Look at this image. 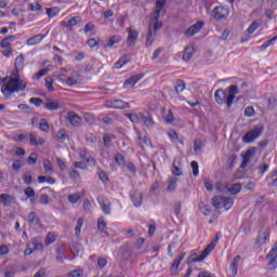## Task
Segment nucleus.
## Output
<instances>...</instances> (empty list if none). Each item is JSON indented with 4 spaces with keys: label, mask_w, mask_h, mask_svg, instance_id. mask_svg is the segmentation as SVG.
Instances as JSON below:
<instances>
[{
    "label": "nucleus",
    "mask_w": 277,
    "mask_h": 277,
    "mask_svg": "<svg viewBox=\"0 0 277 277\" xmlns=\"http://www.w3.org/2000/svg\"><path fill=\"white\" fill-rule=\"evenodd\" d=\"M166 6L164 0H157L156 1V10L151 14L149 28L147 31L146 38V47H153V42H155V37L157 36V31L163 27V24L159 22V16H161V10Z\"/></svg>",
    "instance_id": "obj_1"
},
{
    "label": "nucleus",
    "mask_w": 277,
    "mask_h": 277,
    "mask_svg": "<svg viewBox=\"0 0 277 277\" xmlns=\"http://www.w3.org/2000/svg\"><path fill=\"white\" fill-rule=\"evenodd\" d=\"M237 94H239V89L237 88V85H230L228 87L227 91H224L222 89L216 90L214 93V98L217 105H227V107H230Z\"/></svg>",
    "instance_id": "obj_2"
},
{
    "label": "nucleus",
    "mask_w": 277,
    "mask_h": 277,
    "mask_svg": "<svg viewBox=\"0 0 277 277\" xmlns=\"http://www.w3.org/2000/svg\"><path fill=\"white\" fill-rule=\"evenodd\" d=\"M233 205H235V199L230 197L215 196L212 198L214 209H225L229 211V209H233Z\"/></svg>",
    "instance_id": "obj_3"
},
{
    "label": "nucleus",
    "mask_w": 277,
    "mask_h": 277,
    "mask_svg": "<svg viewBox=\"0 0 277 277\" xmlns=\"http://www.w3.org/2000/svg\"><path fill=\"white\" fill-rule=\"evenodd\" d=\"M220 239H222V233H216L215 238L208 245L206 250H203L202 253L194 260L195 263H202V261H205V259L215 250V246H217V241H220Z\"/></svg>",
    "instance_id": "obj_4"
},
{
    "label": "nucleus",
    "mask_w": 277,
    "mask_h": 277,
    "mask_svg": "<svg viewBox=\"0 0 277 277\" xmlns=\"http://www.w3.org/2000/svg\"><path fill=\"white\" fill-rule=\"evenodd\" d=\"M262 134L263 128L258 126L245 134V136L242 137V142L245 144H252V142H254V140H258V137H261Z\"/></svg>",
    "instance_id": "obj_5"
},
{
    "label": "nucleus",
    "mask_w": 277,
    "mask_h": 277,
    "mask_svg": "<svg viewBox=\"0 0 277 277\" xmlns=\"http://www.w3.org/2000/svg\"><path fill=\"white\" fill-rule=\"evenodd\" d=\"M28 140H29V144L35 148H38V146H44L47 142L43 137H40L36 132H30L28 134Z\"/></svg>",
    "instance_id": "obj_6"
},
{
    "label": "nucleus",
    "mask_w": 277,
    "mask_h": 277,
    "mask_svg": "<svg viewBox=\"0 0 277 277\" xmlns=\"http://www.w3.org/2000/svg\"><path fill=\"white\" fill-rule=\"evenodd\" d=\"M271 235H272V230H269V228L261 229L259 232L255 246H265V243H267V240L269 239Z\"/></svg>",
    "instance_id": "obj_7"
},
{
    "label": "nucleus",
    "mask_w": 277,
    "mask_h": 277,
    "mask_svg": "<svg viewBox=\"0 0 277 277\" xmlns=\"http://www.w3.org/2000/svg\"><path fill=\"white\" fill-rule=\"evenodd\" d=\"M97 202H98L103 213H105V215H109V213H111V202L109 201V199H107L106 197H103V196H98Z\"/></svg>",
    "instance_id": "obj_8"
},
{
    "label": "nucleus",
    "mask_w": 277,
    "mask_h": 277,
    "mask_svg": "<svg viewBox=\"0 0 277 277\" xmlns=\"http://www.w3.org/2000/svg\"><path fill=\"white\" fill-rule=\"evenodd\" d=\"M43 107L49 111H56V109H60V107H62V103L54 98H47L43 102Z\"/></svg>",
    "instance_id": "obj_9"
},
{
    "label": "nucleus",
    "mask_w": 277,
    "mask_h": 277,
    "mask_svg": "<svg viewBox=\"0 0 277 277\" xmlns=\"http://www.w3.org/2000/svg\"><path fill=\"white\" fill-rule=\"evenodd\" d=\"M266 259L268 260V267L271 269H276L277 267V247H273L271 251L267 253Z\"/></svg>",
    "instance_id": "obj_10"
},
{
    "label": "nucleus",
    "mask_w": 277,
    "mask_h": 277,
    "mask_svg": "<svg viewBox=\"0 0 277 277\" xmlns=\"http://www.w3.org/2000/svg\"><path fill=\"white\" fill-rule=\"evenodd\" d=\"M229 14L230 12L228 11V9L224 6H216L213 10V16L216 21H222L226 18Z\"/></svg>",
    "instance_id": "obj_11"
},
{
    "label": "nucleus",
    "mask_w": 277,
    "mask_h": 277,
    "mask_svg": "<svg viewBox=\"0 0 277 277\" xmlns=\"http://www.w3.org/2000/svg\"><path fill=\"white\" fill-rule=\"evenodd\" d=\"M130 199L134 207L140 208L142 207V200H144V197L142 193L132 190L130 192Z\"/></svg>",
    "instance_id": "obj_12"
},
{
    "label": "nucleus",
    "mask_w": 277,
    "mask_h": 277,
    "mask_svg": "<svg viewBox=\"0 0 277 277\" xmlns=\"http://www.w3.org/2000/svg\"><path fill=\"white\" fill-rule=\"evenodd\" d=\"M202 27H205V23L203 22H197L195 25L190 26L186 31L185 35L187 37H192V36H196V34L200 32V29H202Z\"/></svg>",
    "instance_id": "obj_13"
},
{
    "label": "nucleus",
    "mask_w": 277,
    "mask_h": 277,
    "mask_svg": "<svg viewBox=\"0 0 277 277\" xmlns=\"http://www.w3.org/2000/svg\"><path fill=\"white\" fill-rule=\"evenodd\" d=\"M67 120L71 127H81V118L75 111H69L67 114Z\"/></svg>",
    "instance_id": "obj_14"
},
{
    "label": "nucleus",
    "mask_w": 277,
    "mask_h": 277,
    "mask_svg": "<svg viewBox=\"0 0 277 277\" xmlns=\"http://www.w3.org/2000/svg\"><path fill=\"white\" fill-rule=\"evenodd\" d=\"M144 78V74H137L132 77H130L126 82L123 83V88H133L135 83L141 81Z\"/></svg>",
    "instance_id": "obj_15"
},
{
    "label": "nucleus",
    "mask_w": 277,
    "mask_h": 277,
    "mask_svg": "<svg viewBox=\"0 0 277 277\" xmlns=\"http://www.w3.org/2000/svg\"><path fill=\"white\" fill-rule=\"evenodd\" d=\"M47 35H36L34 37H30L29 39H27L26 44H28V47H36V44H40V42H42V40H44Z\"/></svg>",
    "instance_id": "obj_16"
},
{
    "label": "nucleus",
    "mask_w": 277,
    "mask_h": 277,
    "mask_svg": "<svg viewBox=\"0 0 277 277\" xmlns=\"http://www.w3.org/2000/svg\"><path fill=\"white\" fill-rule=\"evenodd\" d=\"M97 230L98 233H102V235L107 236V222L104 216L97 219Z\"/></svg>",
    "instance_id": "obj_17"
},
{
    "label": "nucleus",
    "mask_w": 277,
    "mask_h": 277,
    "mask_svg": "<svg viewBox=\"0 0 277 277\" xmlns=\"http://www.w3.org/2000/svg\"><path fill=\"white\" fill-rule=\"evenodd\" d=\"M167 183V192L169 194H172V192H176V186L179 184L177 177H169Z\"/></svg>",
    "instance_id": "obj_18"
},
{
    "label": "nucleus",
    "mask_w": 277,
    "mask_h": 277,
    "mask_svg": "<svg viewBox=\"0 0 277 277\" xmlns=\"http://www.w3.org/2000/svg\"><path fill=\"white\" fill-rule=\"evenodd\" d=\"M79 156L81 157V159H83V161L89 163V166H94V158L90 156V154H88L85 149H79Z\"/></svg>",
    "instance_id": "obj_19"
},
{
    "label": "nucleus",
    "mask_w": 277,
    "mask_h": 277,
    "mask_svg": "<svg viewBox=\"0 0 277 277\" xmlns=\"http://www.w3.org/2000/svg\"><path fill=\"white\" fill-rule=\"evenodd\" d=\"M252 157H254V148H250L246 151V154L242 158L241 168H246V166H248V163H250V159H252Z\"/></svg>",
    "instance_id": "obj_20"
},
{
    "label": "nucleus",
    "mask_w": 277,
    "mask_h": 277,
    "mask_svg": "<svg viewBox=\"0 0 277 277\" xmlns=\"http://www.w3.org/2000/svg\"><path fill=\"white\" fill-rule=\"evenodd\" d=\"M128 32H129V35H128L127 42L131 47V45L135 44V42L137 41V31L134 30V29L129 28Z\"/></svg>",
    "instance_id": "obj_21"
},
{
    "label": "nucleus",
    "mask_w": 277,
    "mask_h": 277,
    "mask_svg": "<svg viewBox=\"0 0 277 277\" xmlns=\"http://www.w3.org/2000/svg\"><path fill=\"white\" fill-rule=\"evenodd\" d=\"M241 260L240 256H236L233 259L228 272L232 274V276H236L237 275V265H239V261Z\"/></svg>",
    "instance_id": "obj_22"
},
{
    "label": "nucleus",
    "mask_w": 277,
    "mask_h": 277,
    "mask_svg": "<svg viewBox=\"0 0 277 277\" xmlns=\"http://www.w3.org/2000/svg\"><path fill=\"white\" fill-rule=\"evenodd\" d=\"M195 52H196V50L192 45L185 48L184 55H183L184 62H189V60H192V57H194Z\"/></svg>",
    "instance_id": "obj_23"
},
{
    "label": "nucleus",
    "mask_w": 277,
    "mask_h": 277,
    "mask_svg": "<svg viewBox=\"0 0 277 277\" xmlns=\"http://www.w3.org/2000/svg\"><path fill=\"white\" fill-rule=\"evenodd\" d=\"M66 85L69 88H72L74 85H78V83H81V77L80 76H72L65 80Z\"/></svg>",
    "instance_id": "obj_24"
},
{
    "label": "nucleus",
    "mask_w": 277,
    "mask_h": 277,
    "mask_svg": "<svg viewBox=\"0 0 277 277\" xmlns=\"http://www.w3.org/2000/svg\"><path fill=\"white\" fill-rule=\"evenodd\" d=\"M12 40H15V37H14V36L5 37V38L0 42L1 49H12V45H11Z\"/></svg>",
    "instance_id": "obj_25"
},
{
    "label": "nucleus",
    "mask_w": 277,
    "mask_h": 277,
    "mask_svg": "<svg viewBox=\"0 0 277 277\" xmlns=\"http://www.w3.org/2000/svg\"><path fill=\"white\" fill-rule=\"evenodd\" d=\"M24 194L26 196L27 199H30V202L34 203L35 200H36V190H34V188L31 187H27L25 190H24Z\"/></svg>",
    "instance_id": "obj_26"
},
{
    "label": "nucleus",
    "mask_w": 277,
    "mask_h": 277,
    "mask_svg": "<svg viewBox=\"0 0 277 277\" xmlns=\"http://www.w3.org/2000/svg\"><path fill=\"white\" fill-rule=\"evenodd\" d=\"M43 170L45 174H53L55 172L53 170V164L51 163V160L49 159L43 160Z\"/></svg>",
    "instance_id": "obj_27"
},
{
    "label": "nucleus",
    "mask_w": 277,
    "mask_h": 277,
    "mask_svg": "<svg viewBox=\"0 0 277 277\" xmlns=\"http://www.w3.org/2000/svg\"><path fill=\"white\" fill-rule=\"evenodd\" d=\"M214 190L217 192L219 194H224L225 192H228V186L222 182H216L214 184Z\"/></svg>",
    "instance_id": "obj_28"
},
{
    "label": "nucleus",
    "mask_w": 277,
    "mask_h": 277,
    "mask_svg": "<svg viewBox=\"0 0 277 277\" xmlns=\"http://www.w3.org/2000/svg\"><path fill=\"white\" fill-rule=\"evenodd\" d=\"M227 190L229 194H232V196H237V194L241 192V185L239 183H235L229 188H227Z\"/></svg>",
    "instance_id": "obj_29"
},
{
    "label": "nucleus",
    "mask_w": 277,
    "mask_h": 277,
    "mask_svg": "<svg viewBox=\"0 0 277 277\" xmlns=\"http://www.w3.org/2000/svg\"><path fill=\"white\" fill-rule=\"evenodd\" d=\"M0 202H2V205H4V207H10V202H12V196H10L8 194H1Z\"/></svg>",
    "instance_id": "obj_30"
},
{
    "label": "nucleus",
    "mask_w": 277,
    "mask_h": 277,
    "mask_svg": "<svg viewBox=\"0 0 277 277\" xmlns=\"http://www.w3.org/2000/svg\"><path fill=\"white\" fill-rule=\"evenodd\" d=\"M38 183H48L49 185H55V179L47 177L44 175H39Z\"/></svg>",
    "instance_id": "obj_31"
},
{
    "label": "nucleus",
    "mask_w": 277,
    "mask_h": 277,
    "mask_svg": "<svg viewBox=\"0 0 277 277\" xmlns=\"http://www.w3.org/2000/svg\"><path fill=\"white\" fill-rule=\"evenodd\" d=\"M47 72H49V67H45V68L40 69L38 72H36V74L32 76V79H34L35 81H38V79H42V77H44V75H47Z\"/></svg>",
    "instance_id": "obj_32"
},
{
    "label": "nucleus",
    "mask_w": 277,
    "mask_h": 277,
    "mask_svg": "<svg viewBox=\"0 0 277 277\" xmlns=\"http://www.w3.org/2000/svg\"><path fill=\"white\" fill-rule=\"evenodd\" d=\"M79 23H81V17L80 16H75V17H71L67 22L66 27H77V25H79Z\"/></svg>",
    "instance_id": "obj_33"
},
{
    "label": "nucleus",
    "mask_w": 277,
    "mask_h": 277,
    "mask_svg": "<svg viewBox=\"0 0 277 277\" xmlns=\"http://www.w3.org/2000/svg\"><path fill=\"white\" fill-rule=\"evenodd\" d=\"M120 36H113L108 39L107 41V47H116V44H119L120 43Z\"/></svg>",
    "instance_id": "obj_34"
},
{
    "label": "nucleus",
    "mask_w": 277,
    "mask_h": 277,
    "mask_svg": "<svg viewBox=\"0 0 277 277\" xmlns=\"http://www.w3.org/2000/svg\"><path fill=\"white\" fill-rule=\"evenodd\" d=\"M175 92L179 94L185 90V82L183 80H177L175 81Z\"/></svg>",
    "instance_id": "obj_35"
},
{
    "label": "nucleus",
    "mask_w": 277,
    "mask_h": 277,
    "mask_svg": "<svg viewBox=\"0 0 277 277\" xmlns=\"http://www.w3.org/2000/svg\"><path fill=\"white\" fill-rule=\"evenodd\" d=\"M47 14L50 18H55V16H57V14H60V9L58 8L47 9Z\"/></svg>",
    "instance_id": "obj_36"
},
{
    "label": "nucleus",
    "mask_w": 277,
    "mask_h": 277,
    "mask_svg": "<svg viewBox=\"0 0 277 277\" xmlns=\"http://www.w3.org/2000/svg\"><path fill=\"white\" fill-rule=\"evenodd\" d=\"M28 222L29 224H32V226L38 225V222H39L38 215H36L35 212H30L28 214Z\"/></svg>",
    "instance_id": "obj_37"
},
{
    "label": "nucleus",
    "mask_w": 277,
    "mask_h": 277,
    "mask_svg": "<svg viewBox=\"0 0 277 277\" xmlns=\"http://www.w3.org/2000/svg\"><path fill=\"white\" fill-rule=\"evenodd\" d=\"M39 129L40 131H43V133H49V122L45 121V119H41L39 122Z\"/></svg>",
    "instance_id": "obj_38"
},
{
    "label": "nucleus",
    "mask_w": 277,
    "mask_h": 277,
    "mask_svg": "<svg viewBox=\"0 0 277 277\" xmlns=\"http://www.w3.org/2000/svg\"><path fill=\"white\" fill-rule=\"evenodd\" d=\"M115 104H116L114 106L115 109H127V107H129V103H124L123 101H120V100H116Z\"/></svg>",
    "instance_id": "obj_39"
},
{
    "label": "nucleus",
    "mask_w": 277,
    "mask_h": 277,
    "mask_svg": "<svg viewBox=\"0 0 277 277\" xmlns=\"http://www.w3.org/2000/svg\"><path fill=\"white\" fill-rule=\"evenodd\" d=\"M29 103H31V105H35V107H40L41 105L44 106V101L40 97H31L29 100Z\"/></svg>",
    "instance_id": "obj_40"
},
{
    "label": "nucleus",
    "mask_w": 277,
    "mask_h": 277,
    "mask_svg": "<svg viewBox=\"0 0 277 277\" xmlns=\"http://www.w3.org/2000/svg\"><path fill=\"white\" fill-rule=\"evenodd\" d=\"M55 241V235L53 233H49L45 237L44 243L47 247L51 246V243H54Z\"/></svg>",
    "instance_id": "obj_41"
},
{
    "label": "nucleus",
    "mask_w": 277,
    "mask_h": 277,
    "mask_svg": "<svg viewBox=\"0 0 277 277\" xmlns=\"http://www.w3.org/2000/svg\"><path fill=\"white\" fill-rule=\"evenodd\" d=\"M54 80L51 77L45 78V88H48L49 92H53L55 88H53Z\"/></svg>",
    "instance_id": "obj_42"
},
{
    "label": "nucleus",
    "mask_w": 277,
    "mask_h": 277,
    "mask_svg": "<svg viewBox=\"0 0 277 277\" xmlns=\"http://www.w3.org/2000/svg\"><path fill=\"white\" fill-rule=\"evenodd\" d=\"M23 64H25V57L23 55H18L15 58V68H23Z\"/></svg>",
    "instance_id": "obj_43"
},
{
    "label": "nucleus",
    "mask_w": 277,
    "mask_h": 277,
    "mask_svg": "<svg viewBox=\"0 0 277 277\" xmlns=\"http://www.w3.org/2000/svg\"><path fill=\"white\" fill-rule=\"evenodd\" d=\"M31 246H32V250L36 251H42L44 250V245H42V242H38L36 240L31 241Z\"/></svg>",
    "instance_id": "obj_44"
},
{
    "label": "nucleus",
    "mask_w": 277,
    "mask_h": 277,
    "mask_svg": "<svg viewBox=\"0 0 277 277\" xmlns=\"http://www.w3.org/2000/svg\"><path fill=\"white\" fill-rule=\"evenodd\" d=\"M261 27V24L259 22H253L251 25L248 27L247 32L248 34H254V30L259 29Z\"/></svg>",
    "instance_id": "obj_45"
},
{
    "label": "nucleus",
    "mask_w": 277,
    "mask_h": 277,
    "mask_svg": "<svg viewBox=\"0 0 277 277\" xmlns=\"http://www.w3.org/2000/svg\"><path fill=\"white\" fill-rule=\"evenodd\" d=\"M34 246H32V243L31 242H28L27 245H26V249H25V251H24V254H25V256H31V254H34Z\"/></svg>",
    "instance_id": "obj_46"
},
{
    "label": "nucleus",
    "mask_w": 277,
    "mask_h": 277,
    "mask_svg": "<svg viewBox=\"0 0 277 277\" xmlns=\"http://www.w3.org/2000/svg\"><path fill=\"white\" fill-rule=\"evenodd\" d=\"M141 122H144L146 127H153V118L141 115Z\"/></svg>",
    "instance_id": "obj_47"
},
{
    "label": "nucleus",
    "mask_w": 277,
    "mask_h": 277,
    "mask_svg": "<svg viewBox=\"0 0 277 277\" xmlns=\"http://www.w3.org/2000/svg\"><path fill=\"white\" fill-rule=\"evenodd\" d=\"M37 162H38V154L36 153L30 154V156L28 157V163L30 166H36Z\"/></svg>",
    "instance_id": "obj_48"
},
{
    "label": "nucleus",
    "mask_w": 277,
    "mask_h": 277,
    "mask_svg": "<svg viewBox=\"0 0 277 277\" xmlns=\"http://www.w3.org/2000/svg\"><path fill=\"white\" fill-rule=\"evenodd\" d=\"M164 120L167 124H172V122H174V115L172 114V110H168L167 115L164 116Z\"/></svg>",
    "instance_id": "obj_49"
},
{
    "label": "nucleus",
    "mask_w": 277,
    "mask_h": 277,
    "mask_svg": "<svg viewBox=\"0 0 277 277\" xmlns=\"http://www.w3.org/2000/svg\"><path fill=\"white\" fill-rule=\"evenodd\" d=\"M81 228H83V219H79L75 227L76 235H81Z\"/></svg>",
    "instance_id": "obj_50"
},
{
    "label": "nucleus",
    "mask_w": 277,
    "mask_h": 277,
    "mask_svg": "<svg viewBox=\"0 0 277 277\" xmlns=\"http://www.w3.org/2000/svg\"><path fill=\"white\" fill-rule=\"evenodd\" d=\"M137 137L142 144H145V146H148L150 144V140L146 135H142V133L137 134Z\"/></svg>",
    "instance_id": "obj_51"
},
{
    "label": "nucleus",
    "mask_w": 277,
    "mask_h": 277,
    "mask_svg": "<svg viewBox=\"0 0 277 277\" xmlns=\"http://www.w3.org/2000/svg\"><path fill=\"white\" fill-rule=\"evenodd\" d=\"M69 176H70V179H72V181H77V180L81 179V175H79V171H77L75 169L69 170Z\"/></svg>",
    "instance_id": "obj_52"
},
{
    "label": "nucleus",
    "mask_w": 277,
    "mask_h": 277,
    "mask_svg": "<svg viewBox=\"0 0 277 277\" xmlns=\"http://www.w3.org/2000/svg\"><path fill=\"white\" fill-rule=\"evenodd\" d=\"M254 114H255L254 107H252V106H249V107H247V108L245 109V116H246L247 118H252V117H254Z\"/></svg>",
    "instance_id": "obj_53"
},
{
    "label": "nucleus",
    "mask_w": 277,
    "mask_h": 277,
    "mask_svg": "<svg viewBox=\"0 0 277 277\" xmlns=\"http://www.w3.org/2000/svg\"><path fill=\"white\" fill-rule=\"evenodd\" d=\"M126 64H129V61H127V58H120L117 63H115L114 68L120 69L122 66H126Z\"/></svg>",
    "instance_id": "obj_54"
},
{
    "label": "nucleus",
    "mask_w": 277,
    "mask_h": 277,
    "mask_svg": "<svg viewBox=\"0 0 277 277\" xmlns=\"http://www.w3.org/2000/svg\"><path fill=\"white\" fill-rule=\"evenodd\" d=\"M190 168L193 169V176H198L199 170H198V162L197 161H192L190 162Z\"/></svg>",
    "instance_id": "obj_55"
},
{
    "label": "nucleus",
    "mask_w": 277,
    "mask_h": 277,
    "mask_svg": "<svg viewBox=\"0 0 277 277\" xmlns=\"http://www.w3.org/2000/svg\"><path fill=\"white\" fill-rule=\"evenodd\" d=\"M83 276V271L82 269H75L69 272L68 277H81Z\"/></svg>",
    "instance_id": "obj_56"
},
{
    "label": "nucleus",
    "mask_w": 277,
    "mask_h": 277,
    "mask_svg": "<svg viewBox=\"0 0 277 277\" xmlns=\"http://www.w3.org/2000/svg\"><path fill=\"white\" fill-rule=\"evenodd\" d=\"M29 10L31 12H40V10H42V6H40L38 2H34V3H30Z\"/></svg>",
    "instance_id": "obj_57"
},
{
    "label": "nucleus",
    "mask_w": 277,
    "mask_h": 277,
    "mask_svg": "<svg viewBox=\"0 0 277 277\" xmlns=\"http://www.w3.org/2000/svg\"><path fill=\"white\" fill-rule=\"evenodd\" d=\"M267 179H272V185L273 187H277V170H274Z\"/></svg>",
    "instance_id": "obj_58"
},
{
    "label": "nucleus",
    "mask_w": 277,
    "mask_h": 277,
    "mask_svg": "<svg viewBox=\"0 0 277 277\" xmlns=\"http://www.w3.org/2000/svg\"><path fill=\"white\" fill-rule=\"evenodd\" d=\"M79 195L78 194H74V195H69L68 196V200L69 202H71V205H77L79 202Z\"/></svg>",
    "instance_id": "obj_59"
},
{
    "label": "nucleus",
    "mask_w": 277,
    "mask_h": 277,
    "mask_svg": "<svg viewBox=\"0 0 277 277\" xmlns=\"http://www.w3.org/2000/svg\"><path fill=\"white\" fill-rule=\"evenodd\" d=\"M172 174H174V176H181L183 174V169L176 167V163H173Z\"/></svg>",
    "instance_id": "obj_60"
},
{
    "label": "nucleus",
    "mask_w": 277,
    "mask_h": 277,
    "mask_svg": "<svg viewBox=\"0 0 277 277\" xmlns=\"http://www.w3.org/2000/svg\"><path fill=\"white\" fill-rule=\"evenodd\" d=\"M115 161L116 163H118V166H124V156H122L121 154H117L115 157Z\"/></svg>",
    "instance_id": "obj_61"
},
{
    "label": "nucleus",
    "mask_w": 277,
    "mask_h": 277,
    "mask_svg": "<svg viewBox=\"0 0 277 277\" xmlns=\"http://www.w3.org/2000/svg\"><path fill=\"white\" fill-rule=\"evenodd\" d=\"M205 187H206L207 192H213V189H214V186L211 183V180H208V179L205 180Z\"/></svg>",
    "instance_id": "obj_62"
},
{
    "label": "nucleus",
    "mask_w": 277,
    "mask_h": 277,
    "mask_svg": "<svg viewBox=\"0 0 277 277\" xmlns=\"http://www.w3.org/2000/svg\"><path fill=\"white\" fill-rule=\"evenodd\" d=\"M4 57H12V48H4L1 50Z\"/></svg>",
    "instance_id": "obj_63"
},
{
    "label": "nucleus",
    "mask_w": 277,
    "mask_h": 277,
    "mask_svg": "<svg viewBox=\"0 0 277 277\" xmlns=\"http://www.w3.org/2000/svg\"><path fill=\"white\" fill-rule=\"evenodd\" d=\"M107 265V259L105 258H100L97 260V266L103 269V267H105Z\"/></svg>",
    "instance_id": "obj_64"
}]
</instances>
